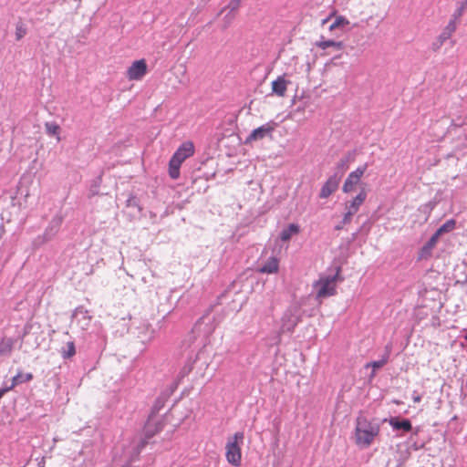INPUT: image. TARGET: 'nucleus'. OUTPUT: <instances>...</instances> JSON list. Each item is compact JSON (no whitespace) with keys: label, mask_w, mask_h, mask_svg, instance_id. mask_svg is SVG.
I'll use <instances>...</instances> for the list:
<instances>
[{"label":"nucleus","mask_w":467,"mask_h":467,"mask_svg":"<svg viewBox=\"0 0 467 467\" xmlns=\"http://www.w3.org/2000/svg\"><path fill=\"white\" fill-rule=\"evenodd\" d=\"M379 434V423L369 420L363 415L358 416L354 433L355 442L358 446L369 447Z\"/></svg>","instance_id":"obj_1"},{"label":"nucleus","mask_w":467,"mask_h":467,"mask_svg":"<svg viewBox=\"0 0 467 467\" xmlns=\"http://www.w3.org/2000/svg\"><path fill=\"white\" fill-rule=\"evenodd\" d=\"M194 153V145L192 141L183 142L171 156L169 161V175L176 180L180 177L182 163Z\"/></svg>","instance_id":"obj_2"},{"label":"nucleus","mask_w":467,"mask_h":467,"mask_svg":"<svg viewBox=\"0 0 467 467\" xmlns=\"http://www.w3.org/2000/svg\"><path fill=\"white\" fill-rule=\"evenodd\" d=\"M244 432L237 431L234 434V436L230 437L226 442V460L230 464L234 466H239L241 464V446L244 443Z\"/></svg>","instance_id":"obj_3"},{"label":"nucleus","mask_w":467,"mask_h":467,"mask_svg":"<svg viewBox=\"0 0 467 467\" xmlns=\"http://www.w3.org/2000/svg\"><path fill=\"white\" fill-rule=\"evenodd\" d=\"M340 267H337L335 275L321 276L315 282L314 288L317 290V298H327L336 295V283L339 277Z\"/></svg>","instance_id":"obj_4"},{"label":"nucleus","mask_w":467,"mask_h":467,"mask_svg":"<svg viewBox=\"0 0 467 467\" xmlns=\"http://www.w3.org/2000/svg\"><path fill=\"white\" fill-rule=\"evenodd\" d=\"M62 223V219L60 217H55L51 220L48 226L45 230L42 235L36 236L33 241V246L35 248H38L42 244L52 240L56 234L58 233L60 226Z\"/></svg>","instance_id":"obj_5"},{"label":"nucleus","mask_w":467,"mask_h":467,"mask_svg":"<svg viewBox=\"0 0 467 467\" xmlns=\"http://www.w3.org/2000/svg\"><path fill=\"white\" fill-rule=\"evenodd\" d=\"M300 321L299 309L291 307L287 309L283 317L280 330L282 333H292Z\"/></svg>","instance_id":"obj_6"},{"label":"nucleus","mask_w":467,"mask_h":467,"mask_svg":"<svg viewBox=\"0 0 467 467\" xmlns=\"http://www.w3.org/2000/svg\"><path fill=\"white\" fill-rule=\"evenodd\" d=\"M368 163L358 166L355 171H351L347 177L342 191L346 193L350 192L354 190V187L358 184L361 177L364 175L368 169Z\"/></svg>","instance_id":"obj_7"},{"label":"nucleus","mask_w":467,"mask_h":467,"mask_svg":"<svg viewBox=\"0 0 467 467\" xmlns=\"http://www.w3.org/2000/svg\"><path fill=\"white\" fill-rule=\"evenodd\" d=\"M275 123L268 122L257 129H254L245 140V143H251L252 141L261 140L265 137H272V133L275 130Z\"/></svg>","instance_id":"obj_8"},{"label":"nucleus","mask_w":467,"mask_h":467,"mask_svg":"<svg viewBox=\"0 0 467 467\" xmlns=\"http://www.w3.org/2000/svg\"><path fill=\"white\" fill-rule=\"evenodd\" d=\"M147 73V64L144 59L135 60L128 68L127 77L130 80H140Z\"/></svg>","instance_id":"obj_9"},{"label":"nucleus","mask_w":467,"mask_h":467,"mask_svg":"<svg viewBox=\"0 0 467 467\" xmlns=\"http://www.w3.org/2000/svg\"><path fill=\"white\" fill-rule=\"evenodd\" d=\"M340 181L338 176H329L320 190L319 198L326 199L329 197L337 190Z\"/></svg>","instance_id":"obj_10"},{"label":"nucleus","mask_w":467,"mask_h":467,"mask_svg":"<svg viewBox=\"0 0 467 467\" xmlns=\"http://www.w3.org/2000/svg\"><path fill=\"white\" fill-rule=\"evenodd\" d=\"M389 425L396 431H403L409 432L412 429L411 422L409 419H400L399 417H391L389 420Z\"/></svg>","instance_id":"obj_11"},{"label":"nucleus","mask_w":467,"mask_h":467,"mask_svg":"<svg viewBox=\"0 0 467 467\" xmlns=\"http://www.w3.org/2000/svg\"><path fill=\"white\" fill-rule=\"evenodd\" d=\"M390 348H391L390 346H387L386 351L379 360L371 361V362L366 364V366H365L366 368H369V367L372 368V372L370 374V378H373L376 375L377 369L381 368L383 366H385L388 363L389 358V353H390Z\"/></svg>","instance_id":"obj_12"},{"label":"nucleus","mask_w":467,"mask_h":467,"mask_svg":"<svg viewBox=\"0 0 467 467\" xmlns=\"http://www.w3.org/2000/svg\"><path fill=\"white\" fill-rule=\"evenodd\" d=\"M288 81L284 76H279L275 80L272 82V91L279 97H284L286 91Z\"/></svg>","instance_id":"obj_13"},{"label":"nucleus","mask_w":467,"mask_h":467,"mask_svg":"<svg viewBox=\"0 0 467 467\" xmlns=\"http://www.w3.org/2000/svg\"><path fill=\"white\" fill-rule=\"evenodd\" d=\"M366 198L367 193L362 190L349 203H347L346 209L353 213H357Z\"/></svg>","instance_id":"obj_14"},{"label":"nucleus","mask_w":467,"mask_h":467,"mask_svg":"<svg viewBox=\"0 0 467 467\" xmlns=\"http://www.w3.org/2000/svg\"><path fill=\"white\" fill-rule=\"evenodd\" d=\"M16 339L12 337H3L0 340V357H10Z\"/></svg>","instance_id":"obj_15"},{"label":"nucleus","mask_w":467,"mask_h":467,"mask_svg":"<svg viewBox=\"0 0 467 467\" xmlns=\"http://www.w3.org/2000/svg\"><path fill=\"white\" fill-rule=\"evenodd\" d=\"M439 236L435 234H432V236L428 240V242L421 247L420 256V258H428L431 254L432 249L435 247Z\"/></svg>","instance_id":"obj_16"},{"label":"nucleus","mask_w":467,"mask_h":467,"mask_svg":"<svg viewBox=\"0 0 467 467\" xmlns=\"http://www.w3.org/2000/svg\"><path fill=\"white\" fill-rule=\"evenodd\" d=\"M299 226L296 223H290L286 228L283 229L280 233V239L283 242H287L291 239L294 234L299 233Z\"/></svg>","instance_id":"obj_17"},{"label":"nucleus","mask_w":467,"mask_h":467,"mask_svg":"<svg viewBox=\"0 0 467 467\" xmlns=\"http://www.w3.org/2000/svg\"><path fill=\"white\" fill-rule=\"evenodd\" d=\"M350 161L349 156L342 158L337 164L336 171L332 174L333 176H338V179L341 180L345 171L348 169V163Z\"/></svg>","instance_id":"obj_18"},{"label":"nucleus","mask_w":467,"mask_h":467,"mask_svg":"<svg viewBox=\"0 0 467 467\" xmlns=\"http://www.w3.org/2000/svg\"><path fill=\"white\" fill-rule=\"evenodd\" d=\"M278 270V261L275 257H271L266 261V263L262 266L261 272L266 274H274Z\"/></svg>","instance_id":"obj_19"},{"label":"nucleus","mask_w":467,"mask_h":467,"mask_svg":"<svg viewBox=\"0 0 467 467\" xmlns=\"http://www.w3.org/2000/svg\"><path fill=\"white\" fill-rule=\"evenodd\" d=\"M455 227L456 221L454 219H450L446 221L434 234L440 237L443 234H447L453 231Z\"/></svg>","instance_id":"obj_20"},{"label":"nucleus","mask_w":467,"mask_h":467,"mask_svg":"<svg viewBox=\"0 0 467 467\" xmlns=\"http://www.w3.org/2000/svg\"><path fill=\"white\" fill-rule=\"evenodd\" d=\"M317 47L321 49H327L328 47H334L336 50H340L343 48V43L340 41H334V40H320L317 44Z\"/></svg>","instance_id":"obj_21"},{"label":"nucleus","mask_w":467,"mask_h":467,"mask_svg":"<svg viewBox=\"0 0 467 467\" xmlns=\"http://www.w3.org/2000/svg\"><path fill=\"white\" fill-rule=\"evenodd\" d=\"M33 379V375L31 373L22 374L18 373L12 379V385L9 389H13L15 386L19 385L24 382H28Z\"/></svg>","instance_id":"obj_22"},{"label":"nucleus","mask_w":467,"mask_h":467,"mask_svg":"<svg viewBox=\"0 0 467 467\" xmlns=\"http://www.w3.org/2000/svg\"><path fill=\"white\" fill-rule=\"evenodd\" d=\"M456 28L457 25L454 24V21H449L448 25L445 26L439 37L441 39V41L448 40L452 33L455 32Z\"/></svg>","instance_id":"obj_23"},{"label":"nucleus","mask_w":467,"mask_h":467,"mask_svg":"<svg viewBox=\"0 0 467 467\" xmlns=\"http://www.w3.org/2000/svg\"><path fill=\"white\" fill-rule=\"evenodd\" d=\"M76 354V348L73 341H68L61 349V356L64 359L72 358Z\"/></svg>","instance_id":"obj_24"},{"label":"nucleus","mask_w":467,"mask_h":467,"mask_svg":"<svg viewBox=\"0 0 467 467\" xmlns=\"http://www.w3.org/2000/svg\"><path fill=\"white\" fill-rule=\"evenodd\" d=\"M348 24L349 21L346 17L338 16L335 18L334 22L329 26V30L333 31L334 29L337 28H343L347 26Z\"/></svg>","instance_id":"obj_25"},{"label":"nucleus","mask_w":467,"mask_h":467,"mask_svg":"<svg viewBox=\"0 0 467 467\" xmlns=\"http://www.w3.org/2000/svg\"><path fill=\"white\" fill-rule=\"evenodd\" d=\"M467 7V0H464L459 4V6L453 12L450 21H454V24L457 25V20L463 15L464 10Z\"/></svg>","instance_id":"obj_26"},{"label":"nucleus","mask_w":467,"mask_h":467,"mask_svg":"<svg viewBox=\"0 0 467 467\" xmlns=\"http://www.w3.org/2000/svg\"><path fill=\"white\" fill-rule=\"evenodd\" d=\"M241 2H242V0H231L230 1L228 5L225 7V8L230 9L229 13L225 16V18H227V19L234 18V15L233 13L235 12L239 8Z\"/></svg>","instance_id":"obj_27"},{"label":"nucleus","mask_w":467,"mask_h":467,"mask_svg":"<svg viewBox=\"0 0 467 467\" xmlns=\"http://www.w3.org/2000/svg\"><path fill=\"white\" fill-rule=\"evenodd\" d=\"M165 404V399L163 397H159L156 399L152 408L150 417H153L156 415L163 407Z\"/></svg>","instance_id":"obj_28"},{"label":"nucleus","mask_w":467,"mask_h":467,"mask_svg":"<svg viewBox=\"0 0 467 467\" xmlns=\"http://www.w3.org/2000/svg\"><path fill=\"white\" fill-rule=\"evenodd\" d=\"M26 35V26L19 22L16 26V39L19 41Z\"/></svg>","instance_id":"obj_29"},{"label":"nucleus","mask_w":467,"mask_h":467,"mask_svg":"<svg viewBox=\"0 0 467 467\" xmlns=\"http://www.w3.org/2000/svg\"><path fill=\"white\" fill-rule=\"evenodd\" d=\"M59 130V126L54 122L46 123V130L48 135H57L58 134Z\"/></svg>","instance_id":"obj_30"},{"label":"nucleus","mask_w":467,"mask_h":467,"mask_svg":"<svg viewBox=\"0 0 467 467\" xmlns=\"http://www.w3.org/2000/svg\"><path fill=\"white\" fill-rule=\"evenodd\" d=\"M87 315L88 311L83 306L77 307L73 314V316L76 317L82 316L84 318L87 317Z\"/></svg>","instance_id":"obj_31"},{"label":"nucleus","mask_w":467,"mask_h":467,"mask_svg":"<svg viewBox=\"0 0 467 467\" xmlns=\"http://www.w3.org/2000/svg\"><path fill=\"white\" fill-rule=\"evenodd\" d=\"M354 214L355 213H353L350 211L347 210V212L344 214L343 219H342V224H348L351 222L352 217H353Z\"/></svg>","instance_id":"obj_32"},{"label":"nucleus","mask_w":467,"mask_h":467,"mask_svg":"<svg viewBox=\"0 0 467 467\" xmlns=\"http://www.w3.org/2000/svg\"><path fill=\"white\" fill-rule=\"evenodd\" d=\"M445 41H441V39L438 36L437 40L432 43V49L437 51L441 48Z\"/></svg>","instance_id":"obj_33"},{"label":"nucleus","mask_w":467,"mask_h":467,"mask_svg":"<svg viewBox=\"0 0 467 467\" xmlns=\"http://www.w3.org/2000/svg\"><path fill=\"white\" fill-rule=\"evenodd\" d=\"M192 368V365H189V366H185L182 370L181 371V375L182 377H184L185 375H187Z\"/></svg>","instance_id":"obj_34"},{"label":"nucleus","mask_w":467,"mask_h":467,"mask_svg":"<svg viewBox=\"0 0 467 467\" xmlns=\"http://www.w3.org/2000/svg\"><path fill=\"white\" fill-rule=\"evenodd\" d=\"M147 441H141L138 446H137V453L139 454L140 452V451L145 447Z\"/></svg>","instance_id":"obj_35"},{"label":"nucleus","mask_w":467,"mask_h":467,"mask_svg":"<svg viewBox=\"0 0 467 467\" xmlns=\"http://www.w3.org/2000/svg\"><path fill=\"white\" fill-rule=\"evenodd\" d=\"M345 224H342V222L335 226V230L339 231L343 228Z\"/></svg>","instance_id":"obj_36"},{"label":"nucleus","mask_w":467,"mask_h":467,"mask_svg":"<svg viewBox=\"0 0 467 467\" xmlns=\"http://www.w3.org/2000/svg\"><path fill=\"white\" fill-rule=\"evenodd\" d=\"M420 400H421V397H420V396H419V395H417V396H414V397H413V401H414V402H420Z\"/></svg>","instance_id":"obj_37"},{"label":"nucleus","mask_w":467,"mask_h":467,"mask_svg":"<svg viewBox=\"0 0 467 467\" xmlns=\"http://www.w3.org/2000/svg\"><path fill=\"white\" fill-rule=\"evenodd\" d=\"M10 389L9 388H6V389H0V399L3 397L4 393L7 390H9Z\"/></svg>","instance_id":"obj_38"},{"label":"nucleus","mask_w":467,"mask_h":467,"mask_svg":"<svg viewBox=\"0 0 467 467\" xmlns=\"http://www.w3.org/2000/svg\"><path fill=\"white\" fill-rule=\"evenodd\" d=\"M328 20H329V17H327L326 19H323L322 20V25H325L326 23H327Z\"/></svg>","instance_id":"obj_39"},{"label":"nucleus","mask_w":467,"mask_h":467,"mask_svg":"<svg viewBox=\"0 0 467 467\" xmlns=\"http://www.w3.org/2000/svg\"><path fill=\"white\" fill-rule=\"evenodd\" d=\"M199 325V323H195V326H194V329L197 327V326Z\"/></svg>","instance_id":"obj_40"},{"label":"nucleus","mask_w":467,"mask_h":467,"mask_svg":"<svg viewBox=\"0 0 467 467\" xmlns=\"http://www.w3.org/2000/svg\"><path fill=\"white\" fill-rule=\"evenodd\" d=\"M466 338H467V336H466Z\"/></svg>","instance_id":"obj_41"}]
</instances>
